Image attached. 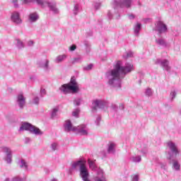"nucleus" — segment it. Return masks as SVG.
Returning <instances> with one entry per match:
<instances>
[{
    "instance_id": "nucleus-1",
    "label": "nucleus",
    "mask_w": 181,
    "mask_h": 181,
    "mask_svg": "<svg viewBox=\"0 0 181 181\" xmlns=\"http://www.w3.org/2000/svg\"><path fill=\"white\" fill-rule=\"evenodd\" d=\"M62 92L64 94L72 93L74 94L79 92V86L75 76H72L69 83H64L61 88Z\"/></svg>"
},
{
    "instance_id": "nucleus-2",
    "label": "nucleus",
    "mask_w": 181,
    "mask_h": 181,
    "mask_svg": "<svg viewBox=\"0 0 181 181\" xmlns=\"http://www.w3.org/2000/svg\"><path fill=\"white\" fill-rule=\"evenodd\" d=\"M110 75L112 77V79L108 81L110 85H112L114 81L119 80L121 75H124V67L122 66L121 61H117L116 65H115L114 69L110 71Z\"/></svg>"
},
{
    "instance_id": "nucleus-3",
    "label": "nucleus",
    "mask_w": 181,
    "mask_h": 181,
    "mask_svg": "<svg viewBox=\"0 0 181 181\" xmlns=\"http://www.w3.org/2000/svg\"><path fill=\"white\" fill-rule=\"evenodd\" d=\"M86 160H80L76 163H74L72 167L74 168H79L80 176L83 181H90L88 180V170L87 167L86 166Z\"/></svg>"
},
{
    "instance_id": "nucleus-4",
    "label": "nucleus",
    "mask_w": 181,
    "mask_h": 181,
    "mask_svg": "<svg viewBox=\"0 0 181 181\" xmlns=\"http://www.w3.org/2000/svg\"><path fill=\"white\" fill-rule=\"evenodd\" d=\"M32 1H36L37 4L41 5L42 7H45L47 5L49 9H51V11H54V13H57L58 11L56 5L52 4L51 3H49L48 1L44 0H24L23 4H28L30 2Z\"/></svg>"
},
{
    "instance_id": "nucleus-5",
    "label": "nucleus",
    "mask_w": 181,
    "mask_h": 181,
    "mask_svg": "<svg viewBox=\"0 0 181 181\" xmlns=\"http://www.w3.org/2000/svg\"><path fill=\"white\" fill-rule=\"evenodd\" d=\"M65 132H76V127L73 126L71 121L67 119L64 122V124Z\"/></svg>"
},
{
    "instance_id": "nucleus-6",
    "label": "nucleus",
    "mask_w": 181,
    "mask_h": 181,
    "mask_svg": "<svg viewBox=\"0 0 181 181\" xmlns=\"http://www.w3.org/2000/svg\"><path fill=\"white\" fill-rule=\"evenodd\" d=\"M168 30V28H166L165 24H163L162 21H158L157 25H156V30L159 34H162L166 32Z\"/></svg>"
},
{
    "instance_id": "nucleus-7",
    "label": "nucleus",
    "mask_w": 181,
    "mask_h": 181,
    "mask_svg": "<svg viewBox=\"0 0 181 181\" xmlns=\"http://www.w3.org/2000/svg\"><path fill=\"white\" fill-rule=\"evenodd\" d=\"M86 128H87V126H86L85 124H81L80 126L76 127V132L80 134V135L86 136L88 135V131Z\"/></svg>"
},
{
    "instance_id": "nucleus-8",
    "label": "nucleus",
    "mask_w": 181,
    "mask_h": 181,
    "mask_svg": "<svg viewBox=\"0 0 181 181\" xmlns=\"http://www.w3.org/2000/svg\"><path fill=\"white\" fill-rule=\"evenodd\" d=\"M167 145H168L170 150H171V151L175 153V156H177L179 154V151L177 149V146H175V144H174L172 141H168V143L167 144Z\"/></svg>"
},
{
    "instance_id": "nucleus-9",
    "label": "nucleus",
    "mask_w": 181,
    "mask_h": 181,
    "mask_svg": "<svg viewBox=\"0 0 181 181\" xmlns=\"http://www.w3.org/2000/svg\"><path fill=\"white\" fill-rule=\"evenodd\" d=\"M11 21L15 23H22V19L20 18V14L18 12H15L11 15Z\"/></svg>"
},
{
    "instance_id": "nucleus-10",
    "label": "nucleus",
    "mask_w": 181,
    "mask_h": 181,
    "mask_svg": "<svg viewBox=\"0 0 181 181\" xmlns=\"http://www.w3.org/2000/svg\"><path fill=\"white\" fill-rule=\"evenodd\" d=\"M17 103L21 108H23L25 105V98L22 95H18L17 97Z\"/></svg>"
},
{
    "instance_id": "nucleus-11",
    "label": "nucleus",
    "mask_w": 181,
    "mask_h": 181,
    "mask_svg": "<svg viewBox=\"0 0 181 181\" xmlns=\"http://www.w3.org/2000/svg\"><path fill=\"white\" fill-rule=\"evenodd\" d=\"M35 126H33L32 124H30L28 122H25V123H23V125H21L20 128V131H30Z\"/></svg>"
},
{
    "instance_id": "nucleus-12",
    "label": "nucleus",
    "mask_w": 181,
    "mask_h": 181,
    "mask_svg": "<svg viewBox=\"0 0 181 181\" xmlns=\"http://www.w3.org/2000/svg\"><path fill=\"white\" fill-rule=\"evenodd\" d=\"M29 131L31 133L35 134V135H42L43 134V132H41L40 129L37 127H33Z\"/></svg>"
},
{
    "instance_id": "nucleus-13",
    "label": "nucleus",
    "mask_w": 181,
    "mask_h": 181,
    "mask_svg": "<svg viewBox=\"0 0 181 181\" xmlns=\"http://www.w3.org/2000/svg\"><path fill=\"white\" fill-rule=\"evenodd\" d=\"M123 67L124 70V75L134 71V66L132 64H128L126 66H123Z\"/></svg>"
},
{
    "instance_id": "nucleus-14",
    "label": "nucleus",
    "mask_w": 181,
    "mask_h": 181,
    "mask_svg": "<svg viewBox=\"0 0 181 181\" xmlns=\"http://www.w3.org/2000/svg\"><path fill=\"white\" fill-rule=\"evenodd\" d=\"M3 151L7 153V156H8V158H7V162L8 163H11V150L10 148H7V147H4L3 148Z\"/></svg>"
},
{
    "instance_id": "nucleus-15",
    "label": "nucleus",
    "mask_w": 181,
    "mask_h": 181,
    "mask_svg": "<svg viewBox=\"0 0 181 181\" xmlns=\"http://www.w3.org/2000/svg\"><path fill=\"white\" fill-rule=\"evenodd\" d=\"M94 105H95V107H93V109L97 110L98 108H102L101 105H103L104 103L100 100H95Z\"/></svg>"
},
{
    "instance_id": "nucleus-16",
    "label": "nucleus",
    "mask_w": 181,
    "mask_h": 181,
    "mask_svg": "<svg viewBox=\"0 0 181 181\" xmlns=\"http://www.w3.org/2000/svg\"><path fill=\"white\" fill-rule=\"evenodd\" d=\"M107 151H108V153L115 152V144L113 143H110V146H108Z\"/></svg>"
},
{
    "instance_id": "nucleus-17",
    "label": "nucleus",
    "mask_w": 181,
    "mask_h": 181,
    "mask_svg": "<svg viewBox=\"0 0 181 181\" xmlns=\"http://www.w3.org/2000/svg\"><path fill=\"white\" fill-rule=\"evenodd\" d=\"M37 19H38L37 14L33 13V14L30 15V21L34 22V21H36Z\"/></svg>"
},
{
    "instance_id": "nucleus-18",
    "label": "nucleus",
    "mask_w": 181,
    "mask_h": 181,
    "mask_svg": "<svg viewBox=\"0 0 181 181\" xmlns=\"http://www.w3.org/2000/svg\"><path fill=\"white\" fill-rule=\"evenodd\" d=\"M88 163L89 165V168L90 169H92V170L95 169V163L93 160H91L90 159H88Z\"/></svg>"
},
{
    "instance_id": "nucleus-19",
    "label": "nucleus",
    "mask_w": 181,
    "mask_h": 181,
    "mask_svg": "<svg viewBox=\"0 0 181 181\" xmlns=\"http://www.w3.org/2000/svg\"><path fill=\"white\" fill-rule=\"evenodd\" d=\"M57 112H59V109H57V108H54V110H52V118H54L57 116Z\"/></svg>"
},
{
    "instance_id": "nucleus-20",
    "label": "nucleus",
    "mask_w": 181,
    "mask_h": 181,
    "mask_svg": "<svg viewBox=\"0 0 181 181\" xmlns=\"http://www.w3.org/2000/svg\"><path fill=\"white\" fill-rule=\"evenodd\" d=\"M65 59H66V55H60L57 57V62H62Z\"/></svg>"
},
{
    "instance_id": "nucleus-21",
    "label": "nucleus",
    "mask_w": 181,
    "mask_h": 181,
    "mask_svg": "<svg viewBox=\"0 0 181 181\" xmlns=\"http://www.w3.org/2000/svg\"><path fill=\"white\" fill-rule=\"evenodd\" d=\"M168 64H169V62H168V60H163V61L162 62V66H163V67H168Z\"/></svg>"
},
{
    "instance_id": "nucleus-22",
    "label": "nucleus",
    "mask_w": 181,
    "mask_h": 181,
    "mask_svg": "<svg viewBox=\"0 0 181 181\" xmlns=\"http://www.w3.org/2000/svg\"><path fill=\"white\" fill-rule=\"evenodd\" d=\"M158 45H165V41L163 39L156 40Z\"/></svg>"
},
{
    "instance_id": "nucleus-23",
    "label": "nucleus",
    "mask_w": 181,
    "mask_h": 181,
    "mask_svg": "<svg viewBox=\"0 0 181 181\" xmlns=\"http://www.w3.org/2000/svg\"><path fill=\"white\" fill-rule=\"evenodd\" d=\"M173 167L175 168V170H179L180 165L177 161L173 163Z\"/></svg>"
},
{
    "instance_id": "nucleus-24",
    "label": "nucleus",
    "mask_w": 181,
    "mask_h": 181,
    "mask_svg": "<svg viewBox=\"0 0 181 181\" xmlns=\"http://www.w3.org/2000/svg\"><path fill=\"white\" fill-rule=\"evenodd\" d=\"M130 4H131V0H127L124 2V4H125V6L128 8L130 6Z\"/></svg>"
},
{
    "instance_id": "nucleus-25",
    "label": "nucleus",
    "mask_w": 181,
    "mask_h": 181,
    "mask_svg": "<svg viewBox=\"0 0 181 181\" xmlns=\"http://www.w3.org/2000/svg\"><path fill=\"white\" fill-rule=\"evenodd\" d=\"M136 30H135V32L136 33H139L140 29H141V24L140 23H138L137 25L136 26Z\"/></svg>"
},
{
    "instance_id": "nucleus-26",
    "label": "nucleus",
    "mask_w": 181,
    "mask_h": 181,
    "mask_svg": "<svg viewBox=\"0 0 181 181\" xmlns=\"http://www.w3.org/2000/svg\"><path fill=\"white\" fill-rule=\"evenodd\" d=\"M95 181H106V179L105 177H102L101 178L97 177V180Z\"/></svg>"
},
{
    "instance_id": "nucleus-27",
    "label": "nucleus",
    "mask_w": 181,
    "mask_h": 181,
    "mask_svg": "<svg viewBox=\"0 0 181 181\" xmlns=\"http://www.w3.org/2000/svg\"><path fill=\"white\" fill-rule=\"evenodd\" d=\"M93 67V64H90L88 66L86 67V70H90Z\"/></svg>"
},
{
    "instance_id": "nucleus-28",
    "label": "nucleus",
    "mask_w": 181,
    "mask_h": 181,
    "mask_svg": "<svg viewBox=\"0 0 181 181\" xmlns=\"http://www.w3.org/2000/svg\"><path fill=\"white\" fill-rule=\"evenodd\" d=\"M57 146V144H52V151H56Z\"/></svg>"
},
{
    "instance_id": "nucleus-29",
    "label": "nucleus",
    "mask_w": 181,
    "mask_h": 181,
    "mask_svg": "<svg viewBox=\"0 0 181 181\" xmlns=\"http://www.w3.org/2000/svg\"><path fill=\"white\" fill-rule=\"evenodd\" d=\"M21 163L23 164V165L21 166V168L23 167L27 168L26 163L25 162V160H21Z\"/></svg>"
},
{
    "instance_id": "nucleus-30",
    "label": "nucleus",
    "mask_w": 181,
    "mask_h": 181,
    "mask_svg": "<svg viewBox=\"0 0 181 181\" xmlns=\"http://www.w3.org/2000/svg\"><path fill=\"white\" fill-rule=\"evenodd\" d=\"M76 49V45H72L70 47V50L71 51H75Z\"/></svg>"
},
{
    "instance_id": "nucleus-31",
    "label": "nucleus",
    "mask_w": 181,
    "mask_h": 181,
    "mask_svg": "<svg viewBox=\"0 0 181 181\" xmlns=\"http://www.w3.org/2000/svg\"><path fill=\"white\" fill-rule=\"evenodd\" d=\"M132 181H138V175H135L133 177Z\"/></svg>"
},
{
    "instance_id": "nucleus-32",
    "label": "nucleus",
    "mask_w": 181,
    "mask_h": 181,
    "mask_svg": "<svg viewBox=\"0 0 181 181\" xmlns=\"http://www.w3.org/2000/svg\"><path fill=\"white\" fill-rule=\"evenodd\" d=\"M18 45L19 47H22V46H23V42H22V41L18 40Z\"/></svg>"
},
{
    "instance_id": "nucleus-33",
    "label": "nucleus",
    "mask_w": 181,
    "mask_h": 181,
    "mask_svg": "<svg viewBox=\"0 0 181 181\" xmlns=\"http://www.w3.org/2000/svg\"><path fill=\"white\" fill-rule=\"evenodd\" d=\"M78 111L74 112H73V116L76 117L78 115Z\"/></svg>"
},
{
    "instance_id": "nucleus-34",
    "label": "nucleus",
    "mask_w": 181,
    "mask_h": 181,
    "mask_svg": "<svg viewBox=\"0 0 181 181\" xmlns=\"http://www.w3.org/2000/svg\"><path fill=\"white\" fill-rule=\"evenodd\" d=\"M171 96L173 97V99H174L175 98V92H172L171 93Z\"/></svg>"
},
{
    "instance_id": "nucleus-35",
    "label": "nucleus",
    "mask_w": 181,
    "mask_h": 181,
    "mask_svg": "<svg viewBox=\"0 0 181 181\" xmlns=\"http://www.w3.org/2000/svg\"><path fill=\"white\" fill-rule=\"evenodd\" d=\"M141 160V156L137 157V160H136V162H140Z\"/></svg>"
},
{
    "instance_id": "nucleus-36",
    "label": "nucleus",
    "mask_w": 181,
    "mask_h": 181,
    "mask_svg": "<svg viewBox=\"0 0 181 181\" xmlns=\"http://www.w3.org/2000/svg\"><path fill=\"white\" fill-rule=\"evenodd\" d=\"M34 100H35V104H38V103H39L38 98H35V99H34Z\"/></svg>"
},
{
    "instance_id": "nucleus-37",
    "label": "nucleus",
    "mask_w": 181,
    "mask_h": 181,
    "mask_svg": "<svg viewBox=\"0 0 181 181\" xmlns=\"http://www.w3.org/2000/svg\"><path fill=\"white\" fill-rule=\"evenodd\" d=\"M33 45V41H29V45Z\"/></svg>"
},
{
    "instance_id": "nucleus-38",
    "label": "nucleus",
    "mask_w": 181,
    "mask_h": 181,
    "mask_svg": "<svg viewBox=\"0 0 181 181\" xmlns=\"http://www.w3.org/2000/svg\"><path fill=\"white\" fill-rule=\"evenodd\" d=\"M41 93H43V94H45V90L43 89L42 90H41Z\"/></svg>"
},
{
    "instance_id": "nucleus-39",
    "label": "nucleus",
    "mask_w": 181,
    "mask_h": 181,
    "mask_svg": "<svg viewBox=\"0 0 181 181\" xmlns=\"http://www.w3.org/2000/svg\"><path fill=\"white\" fill-rule=\"evenodd\" d=\"M17 2V0H12V3H16Z\"/></svg>"
},
{
    "instance_id": "nucleus-40",
    "label": "nucleus",
    "mask_w": 181,
    "mask_h": 181,
    "mask_svg": "<svg viewBox=\"0 0 181 181\" xmlns=\"http://www.w3.org/2000/svg\"><path fill=\"white\" fill-rule=\"evenodd\" d=\"M127 56H128V57H132V54H128Z\"/></svg>"
},
{
    "instance_id": "nucleus-41",
    "label": "nucleus",
    "mask_w": 181,
    "mask_h": 181,
    "mask_svg": "<svg viewBox=\"0 0 181 181\" xmlns=\"http://www.w3.org/2000/svg\"><path fill=\"white\" fill-rule=\"evenodd\" d=\"M79 58H75V61H78Z\"/></svg>"
},
{
    "instance_id": "nucleus-42",
    "label": "nucleus",
    "mask_w": 181,
    "mask_h": 181,
    "mask_svg": "<svg viewBox=\"0 0 181 181\" xmlns=\"http://www.w3.org/2000/svg\"><path fill=\"white\" fill-rule=\"evenodd\" d=\"M47 65H48V62H46V65H45V66H47Z\"/></svg>"
},
{
    "instance_id": "nucleus-43",
    "label": "nucleus",
    "mask_w": 181,
    "mask_h": 181,
    "mask_svg": "<svg viewBox=\"0 0 181 181\" xmlns=\"http://www.w3.org/2000/svg\"><path fill=\"white\" fill-rule=\"evenodd\" d=\"M132 16V18H134V16Z\"/></svg>"
},
{
    "instance_id": "nucleus-44",
    "label": "nucleus",
    "mask_w": 181,
    "mask_h": 181,
    "mask_svg": "<svg viewBox=\"0 0 181 181\" xmlns=\"http://www.w3.org/2000/svg\"><path fill=\"white\" fill-rule=\"evenodd\" d=\"M75 9H78V7L76 6V7H75Z\"/></svg>"
},
{
    "instance_id": "nucleus-45",
    "label": "nucleus",
    "mask_w": 181,
    "mask_h": 181,
    "mask_svg": "<svg viewBox=\"0 0 181 181\" xmlns=\"http://www.w3.org/2000/svg\"><path fill=\"white\" fill-rule=\"evenodd\" d=\"M169 160H171V158H169Z\"/></svg>"
},
{
    "instance_id": "nucleus-46",
    "label": "nucleus",
    "mask_w": 181,
    "mask_h": 181,
    "mask_svg": "<svg viewBox=\"0 0 181 181\" xmlns=\"http://www.w3.org/2000/svg\"><path fill=\"white\" fill-rule=\"evenodd\" d=\"M6 181H8V180H6Z\"/></svg>"
},
{
    "instance_id": "nucleus-47",
    "label": "nucleus",
    "mask_w": 181,
    "mask_h": 181,
    "mask_svg": "<svg viewBox=\"0 0 181 181\" xmlns=\"http://www.w3.org/2000/svg\"><path fill=\"white\" fill-rule=\"evenodd\" d=\"M52 181H56L55 180H52Z\"/></svg>"
}]
</instances>
